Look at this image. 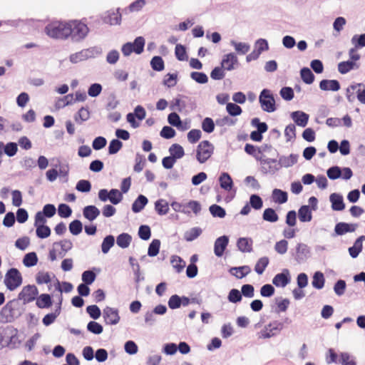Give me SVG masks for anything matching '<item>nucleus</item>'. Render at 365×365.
<instances>
[{
    "instance_id": "1",
    "label": "nucleus",
    "mask_w": 365,
    "mask_h": 365,
    "mask_svg": "<svg viewBox=\"0 0 365 365\" xmlns=\"http://www.w3.org/2000/svg\"><path fill=\"white\" fill-rule=\"evenodd\" d=\"M23 291L19 294L18 299L8 302L0 312V322H12L19 318L23 314Z\"/></svg>"
},
{
    "instance_id": "2",
    "label": "nucleus",
    "mask_w": 365,
    "mask_h": 365,
    "mask_svg": "<svg viewBox=\"0 0 365 365\" xmlns=\"http://www.w3.org/2000/svg\"><path fill=\"white\" fill-rule=\"evenodd\" d=\"M67 29L66 39L70 38L73 42L83 41L89 32L87 25L77 20L68 21Z\"/></svg>"
},
{
    "instance_id": "3",
    "label": "nucleus",
    "mask_w": 365,
    "mask_h": 365,
    "mask_svg": "<svg viewBox=\"0 0 365 365\" xmlns=\"http://www.w3.org/2000/svg\"><path fill=\"white\" fill-rule=\"evenodd\" d=\"M68 22L53 21L45 27V33L52 38L66 39Z\"/></svg>"
},
{
    "instance_id": "4",
    "label": "nucleus",
    "mask_w": 365,
    "mask_h": 365,
    "mask_svg": "<svg viewBox=\"0 0 365 365\" xmlns=\"http://www.w3.org/2000/svg\"><path fill=\"white\" fill-rule=\"evenodd\" d=\"M102 50L97 46L90 47L86 49H83L81 51L72 53L69 56V60L72 63H78L79 62L86 61L88 58H96L101 54Z\"/></svg>"
},
{
    "instance_id": "5",
    "label": "nucleus",
    "mask_w": 365,
    "mask_h": 365,
    "mask_svg": "<svg viewBox=\"0 0 365 365\" xmlns=\"http://www.w3.org/2000/svg\"><path fill=\"white\" fill-rule=\"evenodd\" d=\"M145 41L143 36L136 37L133 42H127L121 47L124 56H129L133 52L140 54L143 52Z\"/></svg>"
},
{
    "instance_id": "6",
    "label": "nucleus",
    "mask_w": 365,
    "mask_h": 365,
    "mask_svg": "<svg viewBox=\"0 0 365 365\" xmlns=\"http://www.w3.org/2000/svg\"><path fill=\"white\" fill-rule=\"evenodd\" d=\"M259 102L262 109L265 112L272 113L277 109L274 97L269 89L264 88L261 91Z\"/></svg>"
},
{
    "instance_id": "7",
    "label": "nucleus",
    "mask_w": 365,
    "mask_h": 365,
    "mask_svg": "<svg viewBox=\"0 0 365 365\" xmlns=\"http://www.w3.org/2000/svg\"><path fill=\"white\" fill-rule=\"evenodd\" d=\"M213 151V145L208 140H202L197 147L196 159L200 163H204L211 157Z\"/></svg>"
},
{
    "instance_id": "8",
    "label": "nucleus",
    "mask_w": 365,
    "mask_h": 365,
    "mask_svg": "<svg viewBox=\"0 0 365 365\" xmlns=\"http://www.w3.org/2000/svg\"><path fill=\"white\" fill-rule=\"evenodd\" d=\"M22 278L20 272L16 268H11L5 275L4 284L8 289L13 291L21 284Z\"/></svg>"
},
{
    "instance_id": "9",
    "label": "nucleus",
    "mask_w": 365,
    "mask_h": 365,
    "mask_svg": "<svg viewBox=\"0 0 365 365\" xmlns=\"http://www.w3.org/2000/svg\"><path fill=\"white\" fill-rule=\"evenodd\" d=\"M292 256L298 264L305 262L311 256L310 247L304 243H297L295 250H291Z\"/></svg>"
},
{
    "instance_id": "10",
    "label": "nucleus",
    "mask_w": 365,
    "mask_h": 365,
    "mask_svg": "<svg viewBox=\"0 0 365 365\" xmlns=\"http://www.w3.org/2000/svg\"><path fill=\"white\" fill-rule=\"evenodd\" d=\"M260 161V170L263 174L274 175L279 170V165L276 159L269 158H261Z\"/></svg>"
},
{
    "instance_id": "11",
    "label": "nucleus",
    "mask_w": 365,
    "mask_h": 365,
    "mask_svg": "<svg viewBox=\"0 0 365 365\" xmlns=\"http://www.w3.org/2000/svg\"><path fill=\"white\" fill-rule=\"evenodd\" d=\"M104 322L108 325H115L120 319L118 309L110 307H106L103 310Z\"/></svg>"
},
{
    "instance_id": "12",
    "label": "nucleus",
    "mask_w": 365,
    "mask_h": 365,
    "mask_svg": "<svg viewBox=\"0 0 365 365\" xmlns=\"http://www.w3.org/2000/svg\"><path fill=\"white\" fill-rule=\"evenodd\" d=\"M291 282L290 272L284 269L282 272L277 274L272 279V284L277 287H285Z\"/></svg>"
},
{
    "instance_id": "13",
    "label": "nucleus",
    "mask_w": 365,
    "mask_h": 365,
    "mask_svg": "<svg viewBox=\"0 0 365 365\" xmlns=\"http://www.w3.org/2000/svg\"><path fill=\"white\" fill-rule=\"evenodd\" d=\"M103 21L105 24L110 25H118L121 22V14L119 12V9L115 11L110 9L104 13L102 17Z\"/></svg>"
},
{
    "instance_id": "14",
    "label": "nucleus",
    "mask_w": 365,
    "mask_h": 365,
    "mask_svg": "<svg viewBox=\"0 0 365 365\" xmlns=\"http://www.w3.org/2000/svg\"><path fill=\"white\" fill-rule=\"evenodd\" d=\"M229 243V237L227 235H222L216 239L214 243V253L220 257L223 255Z\"/></svg>"
},
{
    "instance_id": "15",
    "label": "nucleus",
    "mask_w": 365,
    "mask_h": 365,
    "mask_svg": "<svg viewBox=\"0 0 365 365\" xmlns=\"http://www.w3.org/2000/svg\"><path fill=\"white\" fill-rule=\"evenodd\" d=\"M238 65V59L234 53L224 55L221 61V66L226 71H232Z\"/></svg>"
},
{
    "instance_id": "16",
    "label": "nucleus",
    "mask_w": 365,
    "mask_h": 365,
    "mask_svg": "<svg viewBox=\"0 0 365 365\" xmlns=\"http://www.w3.org/2000/svg\"><path fill=\"white\" fill-rule=\"evenodd\" d=\"M358 227L356 223L338 222L334 227V232L336 235H344L348 232H355Z\"/></svg>"
},
{
    "instance_id": "17",
    "label": "nucleus",
    "mask_w": 365,
    "mask_h": 365,
    "mask_svg": "<svg viewBox=\"0 0 365 365\" xmlns=\"http://www.w3.org/2000/svg\"><path fill=\"white\" fill-rule=\"evenodd\" d=\"M364 241H365V235H361L354 241L351 247H349L348 252L352 258H356L362 251Z\"/></svg>"
},
{
    "instance_id": "18",
    "label": "nucleus",
    "mask_w": 365,
    "mask_h": 365,
    "mask_svg": "<svg viewBox=\"0 0 365 365\" xmlns=\"http://www.w3.org/2000/svg\"><path fill=\"white\" fill-rule=\"evenodd\" d=\"M331 209L334 211H341L345 209L343 196L338 193H332L329 196Z\"/></svg>"
},
{
    "instance_id": "19",
    "label": "nucleus",
    "mask_w": 365,
    "mask_h": 365,
    "mask_svg": "<svg viewBox=\"0 0 365 365\" xmlns=\"http://www.w3.org/2000/svg\"><path fill=\"white\" fill-rule=\"evenodd\" d=\"M299 155L297 154H290L288 156L285 155H281L279 158V160L277 161V163L279 165V169L282 167L284 168H289L297 163Z\"/></svg>"
},
{
    "instance_id": "20",
    "label": "nucleus",
    "mask_w": 365,
    "mask_h": 365,
    "mask_svg": "<svg viewBox=\"0 0 365 365\" xmlns=\"http://www.w3.org/2000/svg\"><path fill=\"white\" fill-rule=\"evenodd\" d=\"M291 117L294 123L300 127L304 128L307 125L309 115L303 111H294L291 113Z\"/></svg>"
},
{
    "instance_id": "21",
    "label": "nucleus",
    "mask_w": 365,
    "mask_h": 365,
    "mask_svg": "<svg viewBox=\"0 0 365 365\" xmlns=\"http://www.w3.org/2000/svg\"><path fill=\"white\" fill-rule=\"evenodd\" d=\"M53 246L54 247H61V250L58 251V256L63 258L66 255V252L72 249L73 243L70 240L64 239L59 242H54Z\"/></svg>"
},
{
    "instance_id": "22",
    "label": "nucleus",
    "mask_w": 365,
    "mask_h": 365,
    "mask_svg": "<svg viewBox=\"0 0 365 365\" xmlns=\"http://www.w3.org/2000/svg\"><path fill=\"white\" fill-rule=\"evenodd\" d=\"M319 88L324 91H337L340 89V83L337 80L323 79L319 82Z\"/></svg>"
},
{
    "instance_id": "23",
    "label": "nucleus",
    "mask_w": 365,
    "mask_h": 365,
    "mask_svg": "<svg viewBox=\"0 0 365 365\" xmlns=\"http://www.w3.org/2000/svg\"><path fill=\"white\" fill-rule=\"evenodd\" d=\"M100 213V210L95 205H87L83 209V217L91 222L96 220Z\"/></svg>"
},
{
    "instance_id": "24",
    "label": "nucleus",
    "mask_w": 365,
    "mask_h": 365,
    "mask_svg": "<svg viewBox=\"0 0 365 365\" xmlns=\"http://www.w3.org/2000/svg\"><path fill=\"white\" fill-rule=\"evenodd\" d=\"M148 200L143 195H139L132 204V211L134 213H138L143 210L148 204Z\"/></svg>"
},
{
    "instance_id": "25",
    "label": "nucleus",
    "mask_w": 365,
    "mask_h": 365,
    "mask_svg": "<svg viewBox=\"0 0 365 365\" xmlns=\"http://www.w3.org/2000/svg\"><path fill=\"white\" fill-rule=\"evenodd\" d=\"M237 246L242 252H250L252 250V240L247 237H240L237 240Z\"/></svg>"
},
{
    "instance_id": "26",
    "label": "nucleus",
    "mask_w": 365,
    "mask_h": 365,
    "mask_svg": "<svg viewBox=\"0 0 365 365\" xmlns=\"http://www.w3.org/2000/svg\"><path fill=\"white\" fill-rule=\"evenodd\" d=\"M89 118L90 111L88 107H81L73 117L74 120L78 125H81L83 122L88 120Z\"/></svg>"
},
{
    "instance_id": "27",
    "label": "nucleus",
    "mask_w": 365,
    "mask_h": 365,
    "mask_svg": "<svg viewBox=\"0 0 365 365\" xmlns=\"http://www.w3.org/2000/svg\"><path fill=\"white\" fill-rule=\"evenodd\" d=\"M298 217L302 222H310L312 219V210L309 205H302L298 210Z\"/></svg>"
},
{
    "instance_id": "28",
    "label": "nucleus",
    "mask_w": 365,
    "mask_h": 365,
    "mask_svg": "<svg viewBox=\"0 0 365 365\" xmlns=\"http://www.w3.org/2000/svg\"><path fill=\"white\" fill-rule=\"evenodd\" d=\"M38 294L37 287L35 285H27L24 287V304L26 302L34 301Z\"/></svg>"
},
{
    "instance_id": "29",
    "label": "nucleus",
    "mask_w": 365,
    "mask_h": 365,
    "mask_svg": "<svg viewBox=\"0 0 365 365\" xmlns=\"http://www.w3.org/2000/svg\"><path fill=\"white\" fill-rule=\"evenodd\" d=\"M36 306L40 309L49 308L52 305V299L48 294H41L36 302Z\"/></svg>"
},
{
    "instance_id": "30",
    "label": "nucleus",
    "mask_w": 365,
    "mask_h": 365,
    "mask_svg": "<svg viewBox=\"0 0 365 365\" xmlns=\"http://www.w3.org/2000/svg\"><path fill=\"white\" fill-rule=\"evenodd\" d=\"M219 182L220 187L225 190H230L233 186L232 178L227 173H222L220 178Z\"/></svg>"
},
{
    "instance_id": "31",
    "label": "nucleus",
    "mask_w": 365,
    "mask_h": 365,
    "mask_svg": "<svg viewBox=\"0 0 365 365\" xmlns=\"http://www.w3.org/2000/svg\"><path fill=\"white\" fill-rule=\"evenodd\" d=\"M230 273L238 279H242L247 276L250 272V267L245 265L241 267H232L230 270Z\"/></svg>"
},
{
    "instance_id": "32",
    "label": "nucleus",
    "mask_w": 365,
    "mask_h": 365,
    "mask_svg": "<svg viewBox=\"0 0 365 365\" xmlns=\"http://www.w3.org/2000/svg\"><path fill=\"white\" fill-rule=\"evenodd\" d=\"M155 210L159 215H165L169 212L168 202L164 199H159L155 202Z\"/></svg>"
},
{
    "instance_id": "33",
    "label": "nucleus",
    "mask_w": 365,
    "mask_h": 365,
    "mask_svg": "<svg viewBox=\"0 0 365 365\" xmlns=\"http://www.w3.org/2000/svg\"><path fill=\"white\" fill-rule=\"evenodd\" d=\"M272 198L275 202L283 204L287 202L288 195L287 192L275 188L272 191Z\"/></svg>"
},
{
    "instance_id": "34",
    "label": "nucleus",
    "mask_w": 365,
    "mask_h": 365,
    "mask_svg": "<svg viewBox=\"0 0 365 365\" xmlns=\"http://www.w3.org/2000/svg\"><path fill=\"white\" fill-rule=\"evenodd\" d=\"M230 44L234 46L235 51L240 55L246 54L250 49V46L247 43L237 42L231 40Z\"/></svg>"
},
{
    "instance_id": "35",
    "label": "nucleus",
    "mask_w": 365,
    "mask_h": 365,
    "mask_svg": "<svg viewBox=\"0 0 365 365\" xmlns=\"http://www.w3.org/2000/svg\"><path fill=\"white\" fill-rule=\"evenodd\" d=\"M169 153L170 154V156L174 158V159H175L176 160L182 158L185 155L183 148L180 145L177 143L173 144L169 148Z\"/></svg>"
},
{
    "instance_id": "36",
    "label": "nucleus",
    "mask_w": 365,
    "mask_h": 365,
    "mask_svg": "<svg viewBox=\"0 0 365 365\" xmlns=\"http://www.w3.org/2000/svg\"><path fill=\"white\" fill-rule=\"evenodd\" d=\"M202 232L199 227H192L187 230L184 234V239L187 242H192L197 239Z\"/></svg>"
},
{
    "instance_id": "37",
    "label": "nucleus",
    "mask_w": 365,
    "mask_h": 365,
    "mask_svg": "<svg viewBox=\"0 0 365 365\" xmlns=\"http://www.w3.org/2000/svg\"><path fill=\"white\" fill-rule=\"evenodd\" d=\"M61 302H60L58 307L56 308V309L55 310L54 312L47 314L46 315L44 316L42 322L45 326H49L52 323H53L54 321L56 320V319L57 318V317L60 314L61 309Z\"/></svg>"
},
{
    "instance_id": "38",
    "label": "nucleus",
    "mask_w": 365,
    "mask_h": 365,
    "mask_svg": "<svg viewBox=\"0 0 365 365\" xmlns=\"http://www.w3.org/2000/svg\"><path fill=\"white\" fill-rule=\"evenodd\" d=\"M339 363L341 365H356V358L348 352L339 354Z\"/></svg>"
},
{
    "instance_id": "39",
    "label": "nucleus",
    "mask_w": 365,
    "mask_h": 365,
    "mask_svg": "<svg viewBox=\"0 0 365 365\" xmlns=\"http://www.w3.org/2000/svg\"><path fill=\"white\" fill-rule=\"evenodd\" d=\"M131 241L132 237L128 233H121L116 239L117 245L123 249L128 247Z\"/></svg>"
},
{
    "instance_id": "40",
    "label": "nucleus",
    "mask_w": 365,
    "mask_h": 365,
    "mask_svg": "<svg viewBox=\"0 0 365 365\" xmlns=\"http://www.w3.org/2000/svg\"><path fill=\"white\" fill-rule=\"evenodd\" d=\"M324 274L319 271L316 272L313 275L312 286L317 289H321L324 287Z\"/></svg>"
},
{
    "instance_id": "41",
    "label": "nucleus",
    "mask_w": 365,
    "mask_h": 365,
    "mask_svg": "<svg viewBox=\"0 0 365 365\" xmlns=\"http://www.w3.org/2000/svg\"><path fill=\"white\" fill-rule=\"evenodd\" d=\"M262 219L269 222H276L279 220L278 215L273 208H266L262 214Z\"/></svg>"
},
{
    "instance_id": "42",
    "label": "nucleus",
    "mask_w": 365,
    "mask_h": 365,
    "mask_svg": "<svg viewBox=\"0 0 365 365\" xmlns=\"http://www.w3.org/2000/svg\"><path fill=\"white\" fill-rule=\"evenodd\" d=\"M269 259L267 257H262L259 258L255 266V271L258 274H262L265 269L268 266Z\"/></svg>"
},
{
    "instance_id": "43",
    "label": "nucleus",
    "mask_w": 365,
    "mask_h": 365,
    "mask_svg": "<svg viewBox=\"0 0 365 365\" xmlns=\"http://www.w3.org/2000/svg\"><path fill=\"white\" fill-rule=\"evenodd\" d=\"M356 65L352 61H341L338 64V71L341 74H346L354 69Z\"/></svg>"
},
{
    "instance_id": "44",
    "label": "nucleus",
    "mask_w": 365,
    "mask_h": 365,
    "mask_svg": "<svg viewBox=\"0 0 365 365\" xmlns=\"http://www.w3.org/2000/svg\"><path fill=\"white\" fill-rule=\"evenodd\" d=\"M170 262L178 273L181 272L186 265L185 262L177 255L172 256Z\"/></svg>"
},
{
    "instance_id": "45",
    "label": "nucleus",
    "mask_w": 365,
    "mask_h": 365,
    "mask_svg": "<svg viewBox=\"0 0 365 365\" xmlns=\"http://www.w3.org/2000/svg\"><path fill=\"white\" fill-rule=\"evenodd\" d=\"M51 274L54 277L52 273H49L48 272H38L36 276V283L38 284L49 283L51 281Z\"/></svg>"
},
{
    "instance_id": "46",
    "label": "nucleus",
    "mask_w": 365,
    "mask_h": 365,
    "mask_svg": "<svg viewBox=\"0 0 365 365\" xmlns=\"http://www.w3.org/2000/svg\"><path fill=\"white\" fill-rule=\"evenodd\" d=\"M300 75L302 81L307 84H311L314 81V75L309 68H302L300 71Z\"/></svg>"
},
{
    "instance_id": "47",
    "label": "nucleus",
    "mask_w": 365,
    "mask_h": 365,
    "mask_svg": "<svg viewBox=\"0 0 365 365\" xmlns=\"http://www.w3.org/2000/svg\"><path fill=\"white\" fill-rule=\"evenodd\" d=\"M115 244V238L114 236L109 235H107L103 240L101 244V250L103 254H106L109 252L110 248Z\"/></svg>"
},
{
    "instance_id": "48",
    "label": "nucleus",
    "mask_w": 365,
    "mask_h": 365,
    "mask_svg": "<svg viewBox=\"0 0 365 365\" xmlns=\"http://www.w3.org/2000/svg\"><path fill=\"white\" fill-rule=\"evenodd\" d=\"M209 210L214 217L223 218L226 215L225 210L222 207L216 204L210 205Z\"/></svg>"
},
{
    "instance_id": "49",
    "label": "nucleus",
    "mask_w": 365,
    "mask_h": 365,
    "mask_svg": "<svg viewBox=\"0 0 365 365\" xmlns=\"http://www.w3.org/2000/svg\"><path fill=\"white\" fill-rule=\"evenodd\" d=\"M38 262V257L35 252H31L24 255V266L31 267Z\"/></svg>"
},
{
    "instance_id": "50",
    "label": "nucleus",
    "mask_w": 365,
    "mask_h": 365,
    "mask_svg": "<svg viewBox=\"0 0 365 365\" xmlns=\"http://www.w3.org/2000/svg\"><path fill=\"white\" fill-rule=\"evenodd\" d=\"M160 247V241L158 239H154L150 242L148 250V255L150 257H155L159 253Z\"/></svg>"
},
{
    "instance_id": "51",
    "label": "nucleus",
    "mask_w": 365,
    "mask_h": 365,
    "mask_svg": "<svg viewBox=\"0 0 365 365\" xmlns=\"http://www.w3.org/2000/svg\"><path fill=\"white\" fill-rule=\"evenodd\" d=\"M151 68L155 71H162L165 68L164 61L162 57L155 56L150 61Z\"/></svg>"
},
{
    "instance_id": "52",
    "label": "nucleus",
    "mask_w": 365,
    "mask_h": 365,
    "mask_svg": "<svg viewBox=\"0 0 365 365\" xmlns=\"http://www.w3.org/2000/svg\"><path fill=\"white\" fill-rule=\"evenodd\" d=\"M351 44L358 48L365 47V34H354L351 39Z\"/></svg>"
},
{
    "instance_id": "53",
    "label": "nucleus",
    "mask_w": 365,
    "mask_h": 365,
    "mask_svg": "<svg viewBox=\"0 0 365 365\" xmlns=\"http://www.w3.org/2000/svg\"><path fill=\"white\" fill-rule=\"evenodd\" d=\"M175 57L178 61H187L188 56L187 55L185 47L181 44H177L175 48Z\"/></svg>"
},
{
    "instance_id": "54",
    "label": "nucleus",
    "mask_w": 365,
    "mask_h": 365,
    "mask_svg": "<svg viewBox=\"0 0 365 365\" xmlns=\"http://www.w3.org/2000/svg\"><path fill=\"white\" fill-rule=\"evenodd\" d=\"M123 198V194L118 189L113 188L110 190V199L109 201L113 205H118L120 203Z\"/></svg>"
},
{
    "instance_id": "55",
    "label": "nucleus",
    "mask_w": 365,
    "mask_h": 365,
    "mask_svg": "<svg viewBox=\"0 0 365 365\" xmlns=\"http://www.w3.org/2000/svg\"><path fill=\"white\" fill-rule=\"evenodd\" d=\"M68 228L72 235H78L82 232L83 224L79 220H74L69 224Z\"/></svg>"
},
{
    "instance_id": "56",
    "label": "nucleus",
    "mask_w": 365,
    "mask_h": 365,
    "mask_svg": "<svg viewBox=\"0 0 365 365\" xmlns=\"http://www.w3.org/2000/svg\"><path fill=\"white\" fill-rule=\"evenodd\" d=\"M250 205L255 210H259L263 206L261 197L257 194H252L250 197Z\"/></svg>"
},
{
    "instance_id": "57",
    "label": "nucleus",
    "mask_w": 365,
    "mask_h": 365,
    "mask_svg": "<svg viewBox=\"0 0 365 365\" xmlns=\"http://www.w3.org/2000/svg\"><path fill=\"white\" fill-rule=\"evenodd\" d=\"M36 227V236L40 239H45L50 236L51 229L48 225L38 226Z\"/></svg>"
},
{
    "instance_id": "58",
    "label": "nucleus",
    "mask_w": 365,
    "mask_h": 365,
    "mask_svg": "<svg viewBox=\"0 0 365 365\" xmlns=\"http://www.w3.org/2000/svg\"><path fill=\"white\" fill-rule=\"evenodd\" d=\"M21 340L20 336L18 334L17 329L11 330V336L9 341V346L13 348H17L21 346Z\"/></svg>"
},
{
    "instance_id": "59",
    "label": "nucleus",
    "mask_w": 365,
    "mask_h": 365,
    "mask_svg": "<svg viewBox=\"0 0 365 365\" xmlns=\"http://www.w3.org/2000/svg\"><path fill=\"white\" fill-rule=\"evenodd\" d=\"M327 174L330 180H336L341 177V168L337 165L332 166L327 170Z\"/></svg>"
},
{
    "instance_id": "60",
    "label": "nucleus",
    "mask_w": 365,
    "mask_h": 365,
    "mask_svg": "<svg viewBox=\"0 0 365 365\" xmlns=\"http://www.w3.org/2000/svg\"><path fill=\"white\" fill-rule=\"evenodd\" d=\"M123 147V143L118 139H113L108 146V153L114 155L117 153Z\"/></svg>"
},
{
    "instance_id": "61",
    "label": "nucleus",
    "mask_w": 365,
    "mask_h": 365,
    "mask_svg": "<svg viewBox=\"0 0 365 365\" xmlns=\"http://www.w3.org/2000/svg\"><path fill=\"white\" fill-rule=\"evenodd\" d=\"M227 112L232 116L240 115L242 110L241 107L234 103H227L226 106Z\"/></svg>"
},
{
    "instance_id": "62",
    "label": "nucleus",
    "mask_w": 365,
    "mask_h": 365,
    "mask_svg": "<svg viewBox=\"0 0 365 365\" xmlns=\"http://www.w3.org/2000/svg\"><path fill=\"white\" fill-rule=\"evenodd\" d=\"M87 330L94 334H100L103 332V328L101 324L91 321L87 324Z\"/></svg>"
},
{
    "instance_id": "63",
    "label": "nucleus",
    "mask_w": 365,
    "mask_h": 365,
    "mask_svg": "<svg viewBox=\"0 0 365 365\" xmlns=\"http://www.w3.org/2000/svg\"><path fill=\"white\" fill-rule=\"evenodd\" d=\"M202 129L207 133H211L215 130V123L211 118L206 117L202 122Z\"/></svg>"
},
{
    "instance_id": "64",
    "label": "nucleus",
    "mask_w": 365,
    "mask_h": 365,
    "mask_svg": "<svg viewBox=\"0 0 365 365\" xmlns=\"http://www.w3.org/2000/svg\"><path fill=\"white\" fill-rule=\"evenodd\" d=\"M58 214L61 217L67 218L72 214L71 208L65 203H61L58 207Z\"/></svg>"
}]
</instances>
